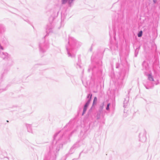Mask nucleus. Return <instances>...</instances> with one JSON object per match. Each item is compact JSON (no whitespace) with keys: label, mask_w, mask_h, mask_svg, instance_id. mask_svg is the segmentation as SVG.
<instances>
[{"label":"nucleus","mask_w":160,"mask_h":160,"mask_svg":"<svg viewBox=\"0 0 160 160\" xmlns=\"http://www.w3.org/2000/svg\"><path fill=\"white\" fill-rule=\"evenodd\" d=\"M142 31H140L138 34V37H141L142 35Z\"/></svg>","instance_id":"nucleus-4"},{"label":"nucleus","mask_w":160,"mask_h":160,"mask_svg":"<svg viewBox=\"0 0 160 160\" xmlns=\"http://www.w3.org/2000/svg\"><path fill=\"white\" fill-rule=\"evenodd\" d=\"M97 98L96 97H95L94 99L93 104L96 103V102L97 101Z\"/></svg>","instance_id":"nucleus-5"},{"label":"nucleus","mask_w":160,"mask_h":160,"mask_svg":"<svg viewBox=\"0 0 160 160\" xmlns=\"http://www.w3.org/2000/svg\"><path fill=\"white\" fill-rule=\"evenodd\" d=\"M92 95H91L90 100H89L87 102V103H86V104L84 106V107L83 108V112L82 113V115H84V114L85 113L86 111L87 108L88 107V106L89 104L90 103L91 99L92 98Z\"/></svg>","instance_id":"nucleus-1"},{"label":"nucleus","mask_w":160,"mask_h":160,"mask_svg":"<svg viewBox=\"0 0 160 160\" xmlns=\"http://www.w3.org/2000/svg\"><path fill=\"white\" fill-rule=\"evenodd\" d=\"M73 0H62V3H65L67 2H68L69 3H71Z\"/></svg>","instance_id":"nucleus-2"},{"label":"nucleus","mask_w":160,"mask_h":160,"mask_svg":"<svg viewBox=\"0 0 160 160\" xmlns=\"http://www.w3.org/2000/svg\"><path fill=\"white\" fill-rule=\"evenodd\" d=\"M148 78L150 80L153 81V79L152 77L150 75H149L148 76Z\"/></svg>","instance_id":"nucleus-3"},{"label":"nucleus","mask_w":160,"mask_h":160,"mask_svg":"<svg viewBox=\"0 0 160 160\" xmlns=\"http://www.w3.org/2000/svg\"><path fill=\"white\" fill-rule=\"evenodd\" d=\"M110 105V103H108V104L107 107L106 108V109L107 110H109V107Z\"/></svg>","instance_id":"nucleus-6"},{"label":"nucleus","mask_w":160,"mask_h":160,"mask_svg":"<svg viewBox=\"0 0 160 160\" xmlns=\"http://www.w3.org/2000/svg\"><path fill=\"white\" fill-rule=\"evenodd\" d=\"M7 121V122H8V121Z\"/></svg>","instance_id":"nucleus-8"},{"label":"nucleus","mask_w":160,"mask_h":160,"mask_svg":"<svg viewBox=\"0 0 160 160\" xmlns=\"http://www.w3.org/2000/svg\"><path fill=\"white\" fill-rule=\"evenodd\" d=\"M156 0H153L154 2H155V1H156Z\"/></svg>","instance_id":"nucleus-7"}]
</instances>
